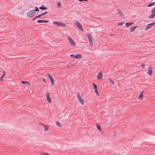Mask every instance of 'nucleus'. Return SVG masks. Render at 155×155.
<instances>
[{
	"label": "nucleus",
	"mask_w": 155,
	"mask_h": 155,
	"mask_svg": "<svg viewBox=\"0 0 155 155\" xmlns=\"http://www.w3.org/2000/svg\"><path fill=\"white\" fill-rule=\"evenodd\" d=\"M102 73L101 72H99L98 73V74L97 76V78H102Z\"/></svg>",
	"instance_id": "nucleus-12"
},
{
	"label": "nucleus",
	"mask_w": 155,
	"mask_h": 155,
	"mask_svg": "<svg viewBox=\"0 0 155 155\" xmlns=\"http://www.w3.org/2000/svg\"><path fill=\"white\" fill-rule=\"evenodd\" d=\"M81 57V54H78L76 55L74 57V58H75L76 59L78 58H80Z\"/></svg>",
	"instance_id": "nucleus-11"
},
{
	"label": "nucleus",
	"mask_w": 155,
	"mask_h": 155,
	"mask_svg": "<svg viewBox=\"0 0 155 155\" xmlns=\"http://www.w3.org/2000/svg\"><path fill=\"white\" fill-rule=\"evenodd\" d=\"M39 8L40 9H47V8L45 7V5H42L41 6L39 7Z\"/></svg>",
	"instance_id": "nucleus-13"
},
{
	"label": "nucleus",
	"mask_w": 155,
	"mask_h": 155,
	"mask_svg": "<svg viewBox=\"0 0 155 155\" xmlns=\"http://www.w3.org/2000/svg\"><path fill=\"white\" fill-rule=\"evenodd\" d=\"M79 1H80V2H82L83 1H87V0H78Z\"/></svg>",
	"instance_id": "nucleus-39"
},
{
	"label": "nucleus",
	"mask_w": 155,
	"mask_h": 155,
	"mask_svg": "<svg viewBox=\"0 0 155 155\" xmlns=\"http://www.w3.org/2000/svg\"><path fill=\"white\" fill-rule=\"evenodd\" d=\"M148 70V74L150 75H151L152 74L153 71L152 69L151 68L149 67Z\"/></svg>",
	"instance_id": "nucleus-9"
},
{
	"label": "nucleus",
	"mask_w": 155,
	"mask_h": 155,
	"mask_svg": "<svg viewBox=\"0 0 155 155\" xmlns=\"http://www.w3.org/2000/svg\"><path fill=\"white\" fill-rule=\"evenodd\" d=\"M97 128L98 130H100L101 129V126L99 125H97Z\"/></svg>",
	"instance_id": "nucleus-33"
},
{
	"label": "nucleus",
	"mask_w": 155,
	"mask_h": 155,
	"mask_svg": "<svg viewBox=\"0 0 155 155\" xmlns=\"http://www.w3.org/2000/svg\"><path fill=\"white\" fill-rule=\"evenodd\" d=\"M118 13L120 15V16H122L123 15V12H122L120 9H118Z\"/></svg>",
	"instance_id": "nucleus-16"
},
{
	"label": "nucleus",
	"mask_w": 155,
	"mask_h": 155,
	"mask_svg": "<svg viewBox=\"0 0 155 155\" xmlns=\"http://www.w3.org/2000/svg\"><path fill=\"white\" fill-rule=\"evenodd\" d=\"M151 12L155 14V7H154L151 10Z\"/></svg>",
	"instance_id": "nucleus-23"
},
{
	"label": "nucleus",
	"mask_w": 155,
	"mask_h": 155,
	"mask_svg": "<svg viewBox=\"0 0 155 155\" xmlns=\"http://www.w3.org/2000/svg\"><path fill=\"white\" fill-rule=\"evenodd\" d=\"M61 5V3L60 2H58L57 3V6L58 7H59Z\"/></svg>",
	"instance_id": "nucleus-27"
},
{
	"label": "nucleus",
	"mask_w": 155,
	"mask_h": 155,
	"mask_svg": "<svg viewBox=\"0 0 155 155\" xmlns=\"http://www.w3.org/2000/svg\"><path fill=\"white\" fill-rule=\"evenodd\" d=\"M155 4V3L154 2H152L150 3L148 5V7H151V6L154 5Z\"/></svg>",
	"instance_id": "nucleus-17"
},
{
	"label": "nucleus",
	"mask_w": 155,
	"mask_h": 155,
	"mask_svg": "<svg viewBox=\"0 0 155 155\" xmlns=\"http://www.w3.org/2000/svg\"><path fill=\"white\" fill-rule=\"evenodd\" d=\"M53 24H56L58 26L64 27L65 25L66 24L64 23H62L61 22H53Z\"/></svg>",
	"instance_id": "nucleus-4"
},
{
	"label": "nucleus",
	"mask_w": 155,
	"mask_h": 155,
	"mask_svg": "<svg viewBox=\"0 0 155 155\" xmlns=\"http://www.w3.org/2000/svg\"><path fill=\"white\" fill-rule=\"evenodd\" d=\"M133 23H131V22H127L126 23V27H129L130 26L132 25V24H133Z\"/></svg>",
	"instance_id": "nucleus-15"
},
{
	"label": "nucleus",
	"mask_w": 155,
	"mask_h": 155,
	"mask_svg": "<svg viewBox=\"0 0 155 155\" xmlns=\"http://www.w3.org/2000/svg\"><path fill=\"white\" fill-rule=\"evenodd\" d=\"M56 125L58 127L61 126V124L58 121H57L56 122Z\"/></svg>",
	"instance_id": "nucleus-22"
},
{
	"label": "nucleus",
	"mask_w": 155,
	"mask_h": 155,
	"mask_svg": "<svg viewBox=\"0 0 155 155\" xmlns=\"http://www.w3.org/2000/svg\"><path fill=\"white\" fill-rule=\"evenodd\" d=\"M46 97L49 103H51V98H50V94L48 93H47L46 94Z\"/></svg>",
	"instance_id": "nucleus-7"
},
{
	"label": "nucleus",
	"mask_w": 155,
	"mask_h": 155,
	"mask_svg": "<svg viewBox=\"0 0 155 155\" xmlns=\"http://www.w3.org/2000/svg\"><path fill=\"white\" fill-rule=\"evenodd\" d=\"M49 22V21L48 20H38L37 21V22L38 23H48Z\"/></svg>",
	"instance_id": "nucleus-8"
},
{
	"label": "nucleus",
	"mask_w": 155,
	"mask_h": 155,
	"mask_svg": "<svg viewBox=\"0 0 155 155\" xmlns=\"http://www.w3.org/2000/svg\"><path fill=\"white\" fill-rule=\"evenodd\" d=\"M35 14V12L34 10L29 11L27 14L29 18H31L34 17Z\"/></svg>",
	"instance_id": "nucleus-1"
},
{
	"label": "nucleus",
	"mask_w": 155,
	"mask_h": 155,
	"mask_svg": "<svg viewBox=\"0 0 155 155\" xmlns=\"http://www.w3.org/2000/svg\"><path fill=\"white\" fill-rule=\"evenodd\" d=\"M87 36L88 38V39H89V38H92L91 37V36L88 33L87 34Z\"/></svg>",
	"instance_id": "nucleus-28"
},
{
	"label": "nucleus",
	"mask_w": 155,
	"mask_h": 155,
	"mask_svg": "<svg viewBox=\"0 0 155 155\" xmlns=\"http://www.w3.org/2000/svg\"><path fill=\"white\" fill-rule=\"evenodd\" d=\"M74 22L76 26L78 27L79 29L83 30V28L82 26L79 21L77 20H76Z\"/></svg>",
	"instance_id": "nucleus-3"
},
{
	"label": "nucleus",
	"mask_w": 155,
	"mask_h": 155,
	"mask_svg": "<svg viewBox=\"0 0 155 155\" xmlns=\"http://www.w3.org/2000/svg\"><path fill=\"white\" fill-rule=\"evenodd\" d=\"M3 72H4V74L2 75V76H1L0 78V79L2 80V78L4 77V76H5V72L4 71H3Z\"/></svg>",
	"instance_id": "nucleus-32"
},
{
	"label": "nucleus",
	"mask_w": 155,
	"mask_h": 155,
	"mask_svg": "<svg viewBox=\"0 0 155 155\" xmlns=\"http://www.w3.org/2000/svg\"><path fill=\"white\" fill-rule=\"evenodd\" d=\"M155 14L152 13V15L149 17V18H154L155 16Z\"/></svg>",
	"instance_id": "nucleus-21"
},
{
	"label": "nucleus",
	"mask_w": 155,
	"mask_h": 155,
	"mask_svg": "<svg viewBox=\"0 0 155 155\" xmlns=\"http://www.w3.org/2000/svg\"><path fill=\"white\" fill-rule=\"evenodd\" d=\"M68 41L71 45L74 46L75 45V43L74 40L71 38H68Z\"/></svg>",
	"instance_id": "nucleus-6"
},
{
	"label": "nucleus",
	"mask_w": 155,
	"mask_h": 155,
	"mask_svg": "<svg viewBox=\"0 0 155 155\" xmlns=\"http://www.w3.org/2000/svg\"><path fill=\"white\" fill-rule=\"evenodd\" d=\"M92 38H90L89 39V42L90 43V44H92Z\"/></svg>",
	"instance_id": "nucleus-30"
},
{
	"label": "nucleus",
	"mask_w": 155,
	"mask_h": 155,
	"mask_svg": "<svg viewBox=\"0 0 155 155\" xmlns=\"http://www.w3.org/2000/svg\"><path fill=\"white\" fill-rule=\"evenodd\" d=\"M37 18H37V16L36 17H35L32 19V21H34Z\"/></svg>",
	"instance_id": "nucleus-38"
},
{
	"label": "nucleus",
	"mask_w": 155,
	"mask_h": 155,
	"mask_svg": "<svg viewBox=\"0 0 155 155\" xmlns=\"http://www.w3.org/2000/svg\"><path fill=\"white\" fill-rule=\"evenodd\" d=\"M43 80L45 82V78L43 79Z\"/></svg>",
	"instance_id": "nucleus-41"
},
{
	"label": "nucleus",
	"mask_w": 155,
	"mask_h": 155,
	"mask_svg": "<svg viewBox=\"0 0 155 155\" xmlns=\"http://www.w3.org/2000/svg\"><path fill=\"white\" fill-rule=\"evenodd\" d=\"M137 27V26H134L132 27H131L130 28V32H132Z\"/></svg>",
	"instance_id": "nucleus-14"
},
{
	"label": "nucleus",
	"mask_w": 155,
	"mask_h": 155,
	"mask_svg": "<svg viewBox=\"0 0 155 155\" xmlns=\"http://www.w3.org/2000/svg\"><path fill=\"white\" fill-rule=\"evenodd\" d=\"M48 13V12H44V13H41V14H40V15H38V16H37V18H39L42 16H44V15H45L46 14H47Z\"/></svg>",
	"instance_id": "nucleus-10"
},
{
	"label": "nucleus",
	"mask_w": 155,
	"mask_h": 155,
	"mask_svg": "<svg viewBox=\"0 0 155 155\" xmlns=\"http://www.w3.org/2000/svg\"><path fill=\"white\" fill-rule=\"evenodd\" d=\"M77 95L78 99V100L83 105L84 104V101L83 99L81 97L80 93L79 92H78Z\"/></svg>",
	"instance_id": "nucleus-2"
},
{
	"label": "nucleus",
	"mask_w": 155,
	"mask_h": 155,
	"mask_svg": "<svg viewBox=\"0 0 155 155\" xmlns=\"http://www.w3.org/2000/svg\"><path fill=\"white\" fill-rule=\"evenodd\" d=\"M41 155H50L49 154L46 153H40Z\"/></svg>",
	"instance_id": "nucleus-29"
},
{
	"label": "nucleus",
	"mask_w": 155,
	"mask_h": 155,
	"mask_svg": "<svg viewBox=\"0 0 155 155\" xmlns=\"http://www.w3.org/2000/svg\"><path fill=\"white\" fill-rule=\"evenodd\" d=\"M141 67L142 68H145V65L143 64H141Z\"/></svg>",
	"instance_id": "nucleus-36"
},
{
	"label": "nucleus",
	"mask_w": 155,
	"mask_h": 155,
	"mask_svg": "<svg viewBox=\"0 0 155 155\" xmlns=\"http://www.w3.org/2000/svg\"><path fill=\"white\" fill-rule=\"evenodd\" d=\"M109 80L110 81V82L112 84H114V82L110 78H109Z\"/></svg>",
	"instance_id": "nucleus-31"
},
{
	"label": "nucleus",
	"mask_w": 155,
	"mask_h": 155,
	"mask_svg": "<svg viewBox=\"0 0 155 155\" xmlns=\"http://www.w3.org/2000/svg\"><path fill=\"white\" fill-rule=\"evenodd\" d=\"M123 24V23H122V22H120V23L119 24V25H122Z\"/></svg>",
	"instance_id": "nucleus-40"
},
{
	"label": "nucleus",
	"mask_w": 155,
	"mask_h": 155,
	"mask_svg": "<svg viewBox=\"0 0 155 155\" xmlns=\"http://www.w3.org/2000/svg\"><path fill=\"white\" fill-rule=\"evenodd\" d=\"M92 84L95 92L96 93L97 95H98V92L97 90V87L96 84L94 83H93Z\"/></svg>",
	"instance_id": "nucleus-5"
},
{
	"label": "nucleus",
	"mask_w": 155,
	"mask_h": 155,
	"mask_svg": "<svg viewBox=\"0 0 155 155\" xmlns=\"http://www.w3.org/2000/svg\"><path fill=\"white\" fill-rule=\"evenodd\" d=\"M41 124V125H43V126H45L46 125H45V124Z\"/></svg>",
	"instance_id": "nucleus-42"
},
{
	"label": "nucleus",
	"mask_w": 155,
	"mask_h": 155,
	"mask_svg": "<svg viewBox=\"0 0 155 155\" xmlns=\"http://www.w3.org/2000/svg\"><path fill=\"white\" fill-rule=\"evenodd\" d=\"M155 24V21H154L151 23H150L148 24H147V25H150L151 26V25H154Z\"/></svg>",
	"instance_id": "nucleus-24"
},
{
	"label": "nucleus",
	"mask_w": 155,
	"mask_h": 155,
	"mask_svg": "<svg viewBox=\"0 0 155 155\" xmlns=\"http://www.w3.org/2000/svg\"><path fill=\"white\" fill-rule=\"evenodd\" d=\"M151 27L150 25H147L145 28V30H147L149 28H151Z\"/></svg>",
	"instance_id": "nucleus-25"
},
{
	"label": "nucleus",
	"mask_w": 155,
	"mask_h": 155,
	"mask_svg": "<svg viewBox=\"0 0 155 155\" xmlns=\"http://www.w3.org/2000/svg\"><path fill=\"white\" fill-rule=\"evenodd\" d=\"M143 97V92H141L140 94L139 95V98L140 99L142 98Z\"/></svg>",
	"instance_id": "nucleus-19"
},
{
	"label": "nucleus",
	"mask_w": 155,
	"mask_h": 155,
	"mask_svg": "<svg viewBox=\"0 0 155 155\" xmlns=\"http://www.w3.org/2000/svg\"><path fill=\"white\" fill-rule=\"evenodd\" d=\"M48 77L49 78V79L52 78V77L51 76V75L50 74L48 73Z\"/></svg>",
	"instance_id": "nucleus-35"
},
{
	"label": "nucleus",
	"mask_w": 155,
	"mask_h": 155,
	"mask_svg": "<svg viewBox=\"0 0 155 155\" xmlns=\"http://www.w3.org/2000/svg\"><path fill=\"white\" fill-rule=\"evenodd\" d=\"M50 82L51 84V85H53L54 84V80L53 78L50 79Z\"/></svg>",
	"instance_id": "nucleus-18"
},
{
	"label": "nucleus",
	"mask_w": 155,
	"mask_h": 155,
	"mask_svg": "<svg viewBox=\"0 0 155 155\" xmlns=\"http://www.w3.org/2000/svg\"><path fill=\"white\" fill-rule=\"evenodd\" d=\"M70 57H73V58H74V56H75L74 54H71V55H70Z\"/></svg>",
	"instance_id": "nucleus-37"
},
{
	"label": "nucleus",
	"mask_w": 155,
	"mask_h": 155,
	"mask_svg": "<svg viewBox=\"0 0 155 155\" xmlns=\"http://www.w3.org/2000/svg\"><path fill=\"white\" fill-rule=\"evenodd\" d=\"M21 82L22 84H25V85H28V83L27 81H22Z\"/></svg>",
	"instance_id": "nucleus-20"
},
{
	"label": "nucleus",
	"mask_w": 155,
	"mask_h": 155,
	"mask_svg": "<svg viewBox=\"0 0 155 155\" xmlns=\"http://www.w3.org/2000/svg\"><path fill=\"white\" fill-rule=\"evenodd\" d=\"M49 128V127H45L44 128V130L45 131H46L47 130H48Z\"/></svg>",
	"instance_id": "nucleus-34"
},
{
	"label": "nucleus",
	"mask_w": 155,
	"mask_h": 155,
	"mask_svg": "<svg viewBox=\"0 0 155 155\" xmlns=\"http://www.w3.org/2000/svg\"><path fill=\"white\" fill-rule=\"evenodd\" d=\"M35 12H38L39 11V9L37 7H35V10H34Z\"/></svg>",
	"instance_id": "nucleus-26"
}]
</instances>
